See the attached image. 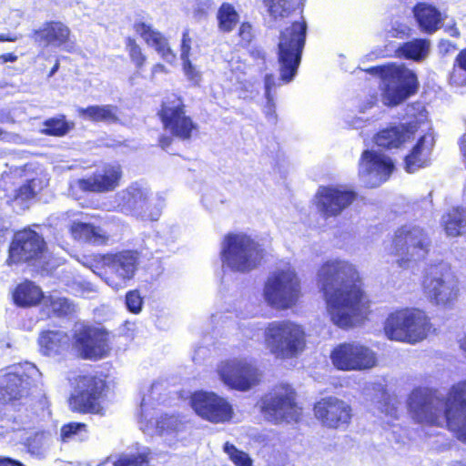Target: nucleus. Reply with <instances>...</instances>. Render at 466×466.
<instances>
[{"instance_id": "7", "label": "nucleus", "mask_w": 466, "mask_h": 466, "mask_svg": "<svg viewBox=\"0 0 466 466\" xmlns=\"http://www.w3.org/2000/svg\"><path fill=\"white\" fill-rule=\"evenodd\" d=\"M430 322L419 309H402L391 313L385 321L384 331L388 339L416 343L426 338Z\"/></svg>"}, {"instance_id": "29", "label": "nucleus", "mask_w": 466, "mask_h": 466, "mask_svg": "<svg viewBox=\"0 0 466 466\" xmlns=\"http://www.w3.org/2000/svg\"><path fill=\"white\" fill-rule=\"evenodd\" d=\"M76 111L79 117L91 122H101L110 125L116 124L120 120L118 107L111 104L77 107Z\"/></svg>"}, {"instance_id": "47", "label": "nucleus", "mask_w": 466, "mask_h": 466, "mask_svg": "<svg viewBox=\"0 0 466 466\" xmlns=\"http://www.w3.org/2000/svg\"><path fill=\"white\" fill-rule=\"evenodd\" d=\"M14 208H18L19 210L25 211L29 208V180L26 179L25 182L19 187L13 199Z\"/></svg>"}, {"instance_id": "22", "label": "nucleus", "mask_w": 466, "mask_h": 466, "mask_svg": "<svg viewBox=\"0 0 466 466\" xmlns=\"http://www.w3.org/2000/svg\"><path fill=\"white\" fill-rule=\"evenodd\" d=\"M317 207L325 218L336 217L350 206L356 198L351 190H341L336 187H320L317 194Z\"/></svg>"}, {"instance_id": "34", "label": "nucleus", "mask_w": 466, "mask_h": 466, "mask_svg": "<svg viewBox=\"0 0 466 466\" xmlns=\"http://www.w3.org/2000/svg\"><path fill=\"white\" fill-rule=\"evenodd\" d=\"M431 42L427 39H414L400 45L396 49L399 57L416 62L423 61L429 55Z\"/></svg>"}, {"instance_id": "23", "label": "nucleus", "mask_w": 466, "mask_h": 466, "mask_svg": "<svg viewBox=\"0 0 466 466\" xmlns=\"http://www.w3.org/2000/svg\"><path fill=\"white\" fill-rule=\"evenodd\" d=\"M42 306L40 319L67 316L75 311V305L66 298L45 296L38 286L31 281V307Z\"/></svg>"}, {"instance_id": "44", "label": "nucleus", "mask_w": 466, "mask_h": 466, "mask_svg": "<svg viewBox=\"0 0 466 466\" xmlns=\"http://www.w3.org/2000/svg\"><path fill=\"white\" fill-rule=\"evenodd\" d=\"M50 439L49 431L35 432L34 439L31 440V455H35L38 458L43 457L48 448Z\"/></svg>"}, {"instance_id": "30", "label": "nucleus", "mask_w": 466, "mask_h": 466, "mask_svg": "<svg viewBox=\"0 0 466 466\" xmlns=\"http://www.w3.org/2000/svg\"><path fill=\"white\" fill-rule=\"evenodd\" d=\"M413 14L420 28L428 34L436 32L442 24L440 10L430 4L418 3L413 7Z\"/></svg>"}, {"instance_id": "27", "label": "nucleus", "mask_w": 466, "mask_h": 466, "mask_svg": "<svg viewBox=\"0 0 466 466\" xmlns=\"http://www.w3.org/2000/svg\"><path fill=\"white\" fill-rule=\"evenodd\" d=\"M135 30L142 38L167 62L172 63L176 59V55L168 46L167 40L164 35L152 28L150 25L140 22L135 24Z\"/></svg>"}, {"instance_id": "37", "label": "nucleus", "mask_w": 466, "mask_h": 466, "mask_svg": "<svg viewBox=\"0 0 466 466\" xmlns=\"http://www.w3.org/2000/svg\"><path fill=\"white\" fill-rule=\"evenodd\" d=\"M68 337L61 330H48L42 333L39 345L45 354L59 352V350L67 345Z\"/></svg>"}, {"instance_id": "56", "label": "nucleus", "mask_w": 466, "mask_h": 466, "mask_svg": "<svg viewBox=\"0 0 466 466\" xmlns=\"http://www.w3.org/2000/svg\"><path fill=\"white\" fill-rule=\"evenodd\" d=\"M48 180L49 179L46 176H44L39 179L31 177V198H33L34 195L36 194L37 191L41 190L43 187L47 186Z\"/></svg>"}, {"instance_id": "14", "label": "nucleus", "mask_w": 466, "mask_h": 466, "mask_svg": "<svg viewBox=\"0 0 466 466\" xmlns=\"http://www.w3.org/2000/svg\"><path fill=\"white\" fill-rule=\"evenodd\" d=\"M330 358L333 365L342 370H368L376 364L374 352L357 343L339 345L332 350Z\"/></svg>"}, {"instance_id": "43", "label": "nucleus", "mask_w": 466, "mask_h": 466, "mask_svg": "<svg viewBox=\"0 0 466 466\" xmlns=\"http://www.w3.org/2000/svg\"><path fill=\"white\" fill-rule=\"evenodd\" d=\"M456 64L451 74V83L456 86H466V48L458 54Z\"/></svg>"}, {"instance_id": "24", "label": "nucleus", "mask_w": 466, "mask_h": 466, "mask_svg": "<svg viewBox=\"0 0 466 466\" xmlns=\"http://www.w3.org/2000/svg\"><path fill=\"white\" fill-rule=\"evenodd\" d=\"M122 176L119 165H106L93 176L79 179L78 187L87 192H106L115 189Z\"/></svg>"}, {"instance_id": "39", "label": "nucleus", "mask_w": 466, "mask_h": 466, "mask_svg": "<svg viewBox=\"0 0 466 466\" xmlns=\"http://www.w3.org/2000/svg\"><path fill=\"white\" fill-rule=\"evenodd\" d=\"M268 11L273 18H283L294 12L300 4V0H264Z\"/></svg>"}, {"instance_id": "40", "label": "nucleus", "mask_w": 466, "mask_h": 466, "mask_svg": "<svg viewBox=\"0 0 466 466\" xmlns=\"http://www.w3.org/2000/svg\"><path fill=\"white\" fill-rule=\"evenodd\" d=\"M44 126L45 128L41 132L55 137H64L75 127L74 122L66 121L64 115L46 119Z\"/></svg>"}, {"instance_id": "60", "label": "nucleus", "mask_w": 466, "mask_h": 466, "mask_svg": "<svg viewBox=\"0 0 466 466\" xmlns=\"http://www.w3.org/2000/svg\"><path fill=\"white\" fill-rule=\"evenodd\" d=\"M165 420L166 419L161 418V420L157 421V428L160 429L161 431H164L166 429H171L175 423V419L173 417L167 418V420H168L167 423L165 422Z\"/></svg>"}, {"instance_id": "52", "label": "nucleus", "mask_w": 466, "mask_h": 466, "mask_svg": "<svg viewBox=\"0 0 466 466\" xmlns=\"http://www.w3.org/2000/svg\"><path fill=\"white\" fill-rule=\"evenodd\" d=\"M79 263L87 268H90L93 272H96L99 268V265H103V256L101 255H82L77 258Z\"/></svg>"}, {"instance_id": "9", "label": "nucleus", "mask_w": 466, "mask_h": 466, "mask_svg": "<svg viewBox=\"0 0 466 466\" xmlns=\"http://www.w3.org/2000/svg\"><path fill=\"white\" fill-rule=\"evenodd\" d=\"M300 296V280L290 267L273 272L263 289V298L272 308L287 309L296 304Z\"/></svg>"}, {"instance_id": "20", "label": "nucleus", "mask_w": 466, "mask_h": 466, "mask_svg": "<svg viewBox=\"0 0 466 466\" xmlns=\"http://www.w3.org/2000/svg\"><path fill=\"white\" fill-rule=\"evenodd\" d=\"M117 208L126 214L147 218L149 207V190L138 183H133L116 196Z\"/></svg>"}, {"instance_id": "33", "label": "nucleus", "mask_w": 466, "mask_h": 466, "mask_svg": "<svg viewBox=\"0 0 466 466\" xmlns=\"http://www.w3.org/2000/svg\"><path fill=\"white\" fill-rule=\"evenodd\" d=\"M410 136V132L403 125L391 127L377 134L375 143L380 147L387 149L396 148L404 143Z\"/></svg>"}, {"instance_id": "36", "label": "nucleus", "mask_w": 466, "mask_h": 466, "mask_svg": "<svg viewBox=\"0 0 466 466\" xmlns=\"http://www.w3.org/2000/svg\"><path fill=\"white\" fill-rule=\"evenodd\" d=\"M29 259V230L26 228L15 234L9 248L11 263L26 262Z\"/></svg>"}, {"instance_id": "5", "label": "nucleus", "mask_w": 466, "mask_h": 466, "mask_svg": "<svg viewBox=\"0 0 466 466\" xmlns=\"http://www.w3.org/2000/svg\"><path fill=\"white\" fill-rule=\"evenodd\" d=\"M307 29V23L302 20L292 23L280 32L278 56L283 82L292 81L297 74L306 42Z\"/></svg>"}, {"instance_id": "55", "label": "nucleus", "mask_w": 466, "mask_h": 466, "mask_svg": "<svg viewBox=\"0 0 466 466\" xmlns=\"http://www.w3.org/2000/svg\"><path fill=\"white\" fill-rule=\"evenodd\" d=\"M182 61L184 72L188 77V79H190L191 81L198 82L199 80L198 72L195 69L189 58H187L186 60Z\"/></svg>"}, {"instance_id": "18", "label": "nucleus", "mask_w": 466, "mask_h": 466, "mask_svg": "<svg viewBox=\"0 0 466 466\" xmlns=\"http://www.w3.org/2000/svg\"><path fill=\"white\" fill-rule=\"evenodd\" d=\"M103 266L118 279L117 282L114 279H108L107 284L113 289H118L127 280L134 278L138 266V253L134 250H124L115 254L104 255Z\"/></svg>"}, {"instance_id": "41", "label": "nucleus", "mask_w": 466, "mask_h": 466, "mask_svg": "<svg viewBox=\"0 0 466 466\" xmlns=\"http://www.w3.org/2000/svg\"><path fill=\"white\" fill-rule=\"evenodd\" d=\"M61 440L65 442L70 441H83L87 439V426L82 422H69L61 428Z\"/></svg>"}, {"instance_id": "10", "label": "nucleus", "mask_w": 466, "mask_h": 466, "mask_svg": "<svg viewBox=\"0 0 466 466\" xmlns=\"http://www.w3.org/2000/svg\"><path fill=\"white\" fill-rule=\"evenodd\" d=\"M261 410L274 423L297 422L301 413L295 402V391L288 384L276 386L266 394L261 399Z\"/></svg>"}, {"instance_id": "51", "label": "nucleus", "mask_w": 466, "mask_h": 466, "mask_svg": "<svg viewBox=\"0 0 466 466\" xmlns=\"http://www.w3.org/2000/svg\"><path fill=\"white\" fill-rule=\"evenodd\" d=\"M276 86V79L272 74H268L265 76V96L268 101V117H272L274 114L273 110V96L271 94L272 88Z\"/></svg>"}, {"instance_id": "35", "label": "nucleus", "mask_w": 466, "mask_h": 466, "mask_svg": "<svg viewBox=\"0 0 466 466\" xmlns=\"http://www.w3.org/2000/svg\"><path fill=\"white\" fill-rule=\"evenodd\" d=\"M442 224L448 236L461 235L466 230V210L453 208L442 217Z\"/></svg>"}, {"instance_id": "25", "label": "nucleus", "mask_w": 466, "mask_h": 466, "mask_svg": "<svg viewBox=\"0 0 466 466\" xmlns=\"http://www.w3.org/2000/svg\"><path fill=\"white\" fill-rule=\"evenodd\" d=\"M27 379L28 375L22 364L12 366L7 372L0 371V403L18 399Z\"/></svg>"}, {"instance_id": "19", "label": "nucleus", "mask_w": 466, "mask_h": 466, "mask_svg": "<svg viewBox=\"0 0 466 466\" xmlns=\"http://www.w3.org/2000/svg\"><path fill=\"white\" fill-rule=\"evenodd\" d=\"M426 295L437 305H450L458 297V283L450 273L431 272L423 281Z\"/></svg>"}, {"instance_id": "3", "label": "nucleus", "mask_w": 466, "mask_h": 466, "mask_svg": "<svg viewBox=\"0 0 466 466\" xmlns=\"http://www.w3.org/2000/svg\"><path fill=\"white\" fill-rule=\"evenodd\" d=\"M366 71L381 78L382 96L388 106H397L418 91L416 74L403 65L388 64Z\"/></svg>"}, {"instance_id": "57", "label": "nucleus", "mask_w": 466, "mask_h": 466, "mask_svg": "<svg viewBox=\"0 0 466 466\" xmlns=\"http://www.w3.org/2000/svg\"><path fill=\"white\" fill-rule=\"evenodd\" d=\"M410 29L405 25H396L389 31L391 37L403 38L408 35Z\"/></svg>"}, {"instance_id": "61", "label": "nucleus", "mask_w": 466, "mask_h": 466, "mask_svg": "<svg viewBox=\"0 0 466 466\" xmlns=\"http://www.w3.org/2000/svg\"><path fill=\"white\" fill-rule=\"evenodd\" d=\"M0 466H24L21 462L10 458H1Z\"/></svg>"}, {"instance_id": "53", "label": "nucleus", "mask_w": 466, "mask_h": 466, "mask_svg": "<svg viewBox=\"0 0 466 466\" xmlns=\"http://www.w3.org/2000/svg\"><path fill=\"white\" fill-rule=\"evenodd\" d=\"M160 388H162V384L158 381H156L151 384L150 386V394L149 395H144L141 403H140V409H141V417L147 418V416L144 414L147 411V406L149 405V402L151 400H155V397L152 395L155 393V391H157Z\"/></svg>"}, {"instance_id": "49", "label": "nucleus", "mask_w": 466, "mask_h": 466, "mask_svg": "<svg viewBox=\"0 0 466 466\" xmlns=\"http://www.w3.org/2000/svg\"><path fill=\"white\" fill-rule=\"evenodd\" d=\"M127 48L132 62L136 64L137 67H142L146 61V56L142 53L140 46L136 43L134 39L128 37L127 39Z\"/></svg>"}, {"instance_id": "46", "label": "nucleus", "mask_w": 466, "mask_h": 466, "mask_svg": "<svg viewBox=\"0 0 466 466\" xmlns=\"http://www.w3.org/2000/svg\"><path fill=\"white\" fill-rule=\"evenodd\" d=\"M224 451L236 466H252V460L249 455L238 450L233 444L226 442Z\"/></svg>"}, {"instance_id": "12", "label": "nucleus", "mask_w": 466, "mask_h": 466, "mask_svg": "<svg viewBox=\"0 0 466 466\" xmlns=\"http://www.w3.org/2000/svg\"><path fill=\"white\" fill-rule=\"evenodd\" d=\"M74 347L82 359L91 360L105 358L110 350L107 333L90 326L76 328Z\"/></svg>"}, {"instance_id": "1", "label": "nucleus", "mask_w": 466, "mask_h": 466, "mask_svg": "<svg viewBox=\"0 0 466 466\" xmlns=\"http://www.w3.org/2000/svg\"><path fill=\"white\" fill-rule=\"evenodd\" d=\"M328 311L334 324L347 328L359 322L365 312L359 273L343 260L328 261L318 273Z\"/></svg>"}, {"instance_id": "4", "label": "nucleus", "mask_w": 466, "mask_h": 466, "mask_svg": "<svg viewBox=\"0 0 466 466\" xmlns=\"http://www.w3.org/2000/svg\"><path fill=\"white\" fill-rule=\"evenodd\" d=\"M262 251L258 243L249 236L242 233L228 234L221 246L222 265L232 271L248 272L259 264Z\"/></svg>"}, {"instance_id": "62", "label": "nucleus", "mask_w": 466, "mask_h": 466, "mask_svg": "<svg viewBox=\"0 0 466 466\" xmlns=\"http://www.w3.org/2000/svg\"><path fill=\"white\" fill-rule=\"evenodd\" d=\"M171 142H172V138L169 137H162L159 139V144L163 149H166L167 147H168L170 146Z\"/></svg>"}, {"instance_id": "59", "label": "nucleus", "mask_w": 466, "mask_h": 466, "mask_svg": "<svg viewBox=\"0 0 466 466\" xmlns=\"http://www.w3.org/2000/svg\"><path fill=\"white\" fill-rule=\"evenodd\" d=\"M438 47L439 52L443 56L454 52L457 49L456 46L451 41L443 39L440 41Z\"/></svg>"}, {"instance_id": "28", "label": "nucleus", "mask_w": 466, "mask_h": 466, "mask_svg": "<svg viewBox=\"0 0 466 466\" xmlns=\"http://www.w3.org/2000/svg\"><path fill=\"white\" fill-rule=\"evenodd\" d=\"M70 29L61 22H49L45 24L44 27L35 32V41L45 46L53 45L55 46H65L68 50V37Z\"/></svg>"}, {"instance_id": "6", "label": "nucleus", "mask_w": 466, "mask_h": 466, "mask_svg": "<svg viewBox=\"0 0 466 466\" xmlns=\"http://www.w3.org/2000/svg\"><path fill=\"white\" fill-rule=\"evenodd\" d=\"M265 342L278 359L297 357L305 347V332L301 326L289 320H275L265 329Z\"/></svg>"}, {"instance_id": "50", "label": "nucleus", "mask_w": 466, "mask_h": 466, "mask_svg": "<svg viewBox=\"0 0 466 466\" xmlns=\"http://www.w3.org/2000/svg\"><path fill=\"white\" fill-rule=\"evenodd\" d=\"M127 309L135 314L141 311L143 306V299L137 290L128 291L126 295Z\"/></svg>"}, {"instance_id": "32", "label": "nucleus", "mask_w": 466, "mask_h": 466, "mask_svg": "<svg viewBox=\"0 0 466 466\" xmlns=\"http://www.w3.org/2000/svg\"><path fill=\"white\" fill-rule=\"evenodd\" d=\"M70 230L75 239L86 243L103 245L108 240L107 233L92 223L74 221Z\"/></svg>"}, {"instance_id": "16", "label": "nucleus", "mask_w": 466, "mask_h": 466, "mask_svg": "<svg viewBox=\"0 0 466 466\" xmlns=\"http://www.w3.org/2000/svg\"><path fill=\"white\" fill-rule=\"evenodd\" d=\"M191 406L198 416L213 423L228 421L233 415L229 402L214 392H195L191 397Z\"/></svg>"}, {"instance_id": "17", "label": "nucleus", "mask_w": 466, "mask_h": 466, "mask_svg": "<svg viewBox=\"0 0 466 466\" xmlns=\"http://www.w3.org/2000/svg\"><path fill=\"white\" fill-rule=\"evenodd\" d=\"M218 372L224 384L242 391L249 390L258 381V370L246 360L222 362Z\"/></svg>"}, {"instance_id": "21", "label": "nucleus", "mask_w": 466, "mask_h": 466, "mask_svg": "<svg viewBox=\"0 0 466 466\" xmlns=\"http://www.w3.org/2000/svg\"><path fill=\"white\" fill-rule=\"evenodd\" d=\"M316 417L329 428H339L349 423L351 417L350 407L334 397L322 399L314 406Z\"/></svg>"}, {"instance_id": "63", "label": "nucleus", "mask_w": 466, "mask_h": 466, "mask_svg": "<svg viewBox=\"0 0 466 466\" xmlns=\"http://www.w3.org/2000/svg\"><path fill=\"white\" fill-rule=\"evenodd\" d=\"M59 68V62L58 60H55V63L52 66V68L50 69L49 73L47 74V78H50L51 76H53L55 75V73L58 70Z\"/></svg>"}, {"instance_id": "2", "label": "nucleus", "mask_w": 466, "mask_h": 466, "mask_svg": "<svg viewBox=\"0 0 466 466\" xmlns=\"http://www.w3.org/2000/svg\"><path fill=\"white\" fill-rule=\"evenodd\" d=\"M409 407L418 422L447 424L460 441L466 442V380L453 386L446 400L429 389H415L410 395Z\"/></svg>"}, {"instance_id": "26", "label": "nucleus", "mask_w": 466, "mask_h": 466, "mask_svg": "<svg viewBox=\"0 0 466 466\" xmlns=\"http://www.w3.org/2000/svg\"><path fill=\"white\" fill-rule=\"evenodd\" d=\"M433 144V137L430 134L422 136L418 140L411 152L404 159L405 170L408 173H414L420 167L429 165Z\"/></svg>"}, {"instance_id": "11", "label": "nucleus", "mask_w": 466, "mask_h": 466, "mask_svg": "<svg viewBox=\"0 0 466 466\" xmlns=\"http://www.w3.org/2000/svg\"><path fill=\"white\" fill-rule=\"evenodd\" d=\"M74 392L69 398V406L73 411L80 413L103 414V391L105 381L91 375L79 376Z\"/></svg>"}, {"instance_id": "45", "label": "nucleus", "mask_w": 466, "mask_h": 466, "mask_svg": "<svg viewBox=\"0 0 466 466\" xmlns=\"http://www.w3.org/2000/svg\"><path fill=\"white\" fill-rule=\"evenodd\" d=\"M148 453L145 451L137 454H122L114 466H148Z\"/></svg>"}, {"instance_id": "15", "label": "nucleus", "mask_w": 466, "mask_h": 466, "mask_svg": "<svg viewBox=\"0 0 466 466\" xmlns=\"http://www.w3.org/2000/svg\"><path fill=\"white\" fill-rule=\"evenodd\" d=\"M393 168V162L384 154L364 150L360 160L359 177L366 187H376L390 177Z\"/></svg>"}, {"instance_id": "64", "label": "nucleus", "mask_w": 466, "mask_h": 466, "mask_svg": "<svg viewBox=\"0 0 466 466\" xmlns=\"http://www.w3.org/2000/svg\"><path fill=\"white\" fill-rule=\"evenodd\" d=\"M30 367H31V379L35 376H41L39 370L34 363L31 362Z\"/></svg>"}, {"instance_id": "31", "label": "nucleus", "mask_w": 466, "mask_h": 466, "mask_svg": "<svg viewBox=\"0 0 466 466\" xmlns=\"http://www.w3.org/2000/svg\"><path fill=\"white\" fill-rule=\"evenodd\" d=\"M31 273L39 272L41 275L49 274L50 268L46 244L42 236L31 229Z\"/></svg>"}, {"instance_id": "13", "label": "nucleus", "mask_w": 466, "mask_h": 466, "mask_svg": "<svg viewBox=\"0 0 466 466\" xmlns=\"http://www.w3.org/2000/svg\"><path fill=\"white\" fill-rule=\"evenodd\" d=\"M159 115L165 128L182 140L190 139L192 131L197 128L192 119L186 116L184 104L176 95L163 101Z\"/></svg>"}, {"instance_id": "42", "label": "nucleus", "mask_w": 466, "mask_h": 466, "mask_svg": "<svg viewBox=\"0 0 466 466\" xmlns=\"http://www.w3.org/2000/svg\"><path fill=\"white\" fill-rule=\"evenodd\" d=\"M35 392L31 391V401H34V413L40 420L48 419L51 415L49 410L48 400L46 397L45 391L38 385H35Z\"/></svg>"}, {"instance_id": "38", "label": "nucleus", "mask_w": 466, "mask_h": 466, "mask_svg": "<svg viewBox=\"0 0 466 466\" xmlns=\"http://www.w3.org/2000/svg\"><path fill=\"white\" fill-rule=\"evenodd\" d=\"M218 27L223 33L232 32L239 22V15L229 3H223L217 13Z\"/></svg>"}, {"instance_id": "54", "label": "nucleus", "mask_w": 466, "mask_h": 466, "mask_svg": "<svg viewBox=\"0 0 466 466\" xmlns=\"http://www.w3.org/2000/svg\"><path fill=\"white\" fill-rule=\"evenodd\" d=\"M191 43H192V39L189 36V30L186 29L182 35L181 53H180L181 60H186L187 58H189V53L191 50Z\"/></svg>"}, {"instance_id": "48", "label": "nucleus", "mask_w": 466, "mask_h": 466, "mask_svg": "<svg viewBox=\"0 0 466 466\" xmlns=\"http://www.w3.org/2000/svg\"><path fill=\"white\" fill-rule=\"evenodd\" d=\"M13 299L15 305L27 308L29 307V281L25 280L19 284L13 293Z\"/></svg>"}, {"instance_id": "8", "label": "nucleus", "mask_w": 466, "mask_h": 466, "mask_svg": "<svg viewBox=\"0 0 466 466\" xmlns=\"http://www.w3.org/2000/svg\"><path fill=\"white\" fill-rule=\"evenodd\" d=\"M427 233L418 226L405 225L398 228L392 239L394 253L400 268H408L412 263L426 258L431 248Z\"/></svg>"}, {"instance_id": "58", "label": "nucleus", "mask_w": 466, "mask_h": 466, "mask_svg": "<svg viewBox=\"0 0 466 466\" xmlns=\"http://www.w3.org/2000/svg\"><path fill=\"white\" fill-rule=\"evenodd\" d=\"M238 35L242 40L249 42L252 37V27L250 24L242 23L238 30Z\"/></svg>"}]
</instances>
